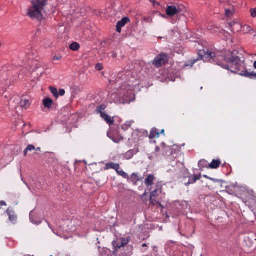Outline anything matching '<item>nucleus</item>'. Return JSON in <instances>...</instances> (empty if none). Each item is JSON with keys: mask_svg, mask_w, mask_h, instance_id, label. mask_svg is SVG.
Wrapping results in <instances>:
<instances>
[{"mask_svg": "<svg viewBox=\"0 0 256 256\" xmlns=\"http://www.w3.org/2000/svg\"><path fill=\"white\" fill-rule=\"evenodd\" d=\"M236 52H228L222 56L215 53L207 52L204 54L206 58H210V62H216L218 66H220L224 69L230 70L235 73L233 70H237L240 68V66L242 62L240 58L236 56Z\"/></svg>", "mask_w": 256, "mask_h": 256, "instance_id": "nucleus-1", "label": "nucleus"}, {"mask_svg": "<svg viewBox=\"0 0 256 256\" xmlns=\"http://www.w3.org/2000/svg\"><path fill=\"white\" fill-rule=\"evenodd\" d=\"M46 3L45 0H33L32 6L28 9V15L32 18L41 20L43 18L42 12Z\"/></svg>", "mask_w": 256, "mask_h": 256, "instance_id": "nucleus-2", "label": "nucleus"}, {"mask_svg": "<svg viewBox=\"0 0 256 256\" xmlns=\"http://www.w3.org/2000/svg\"><path fill=\"white\" fill-rule=\"evenodd\" d=\"M135 86L131 87L130 88H128L127 90L126 94L124 92L122 94V98H120V96H118L116 94H112V98L114 100L115 102L121 103V104H128L132 102L134 100V94L133 91L134 90Z\"/></svg>", "mask_w": 256, "mask_h": 256, "instance_id": "nucleus-3", "label": "nucleus"}, {"mask_svg": "<svg viewBox=\"0 0 256 256\" xmlns=\"http://www.w3.org/2000/svg\"><path fill=\"white\" fill-rule=\"evenodd\" d=\"M106 108V106L104 105H102L96 108V112L98 114H100V116L110 125L114 124V120L113 118L110 117L107 114H105L102 112Z\"/></svg>", "mask_w": 256, "mask_h": 256, "instance_id": "nucleus-4", "label": "nucleus"}, {"mask_svg": "<svg viewBox=\"0 0 256 256\" xmlns=\"http://www.w3.org/2000/svg\"><path fill=\"white\" fill-rule=\"evenodd\" d=\"M192 251L186 246H180L173 252V256H192Z\"/></svg>", "mask_w": 256, "mask_h": 256, "instance_id": "nucleus-5", "label": "nucleus"}, {"mask_svg": "<svg viewBox=\"0 0 256 256\" xmlns=\"http://www.w3.org/2000/svg\"><path fill=\"white\" fill-rule=\"evenodd\" d=\"M82 226V222L78 218H72L70 221L68 226L69 230L72 232H74L80 229Z\"/></svg>", "mask_w": 256, "mask_h": 256, "instance_id": "nucleus-6", "label": "nucleus"}, {"mask_svg": "<svg viewBox=\"0 0 256 256\" xmlns=\"http://www.w3.org/2000/svg\"><path fill=\"white\" fill-rule=\"evenodd\" d=\"M167 61V56L166 54H160L155 58L153 64L156 67L160 66L164 64Z\"/></svg>", "mask_w": 256, "mask_h": 256, "instance_id": "nucleus-7", "label": "nucleus"}, {"mask_svg": "<svg viewBox=\"0 0 256 256\" xmlns=\"http://www.w3.org/2000/svg\"><path fill=\"white\" fill-rule=\"evenodd\" d=\"M220 165H222V167H226L228 170L230 168V166L229 164H226V162L222 164L220 161H212L211 163L208 164V166L207 168L216 169L218 168Z\"/></svg>", "mask_w": 256, "mask_h": 256, "instance_id": "nucleus-8", "label": "nucleus"}, {"mask_svg": "<svg viewBox=\"0 0 256 256\" xmlns=\"http://www.w3.org/2000/svg\"><path fill=\"white\" fill-rule=\"evenodd\" d=\"M31 102L30 98L26 96H22L20 102V106L24 109H28L30 106Z\"/></svg>", "mask_w": 256, "mask_h": 256, "instance_id": "nucleus-9", "label": "nucleus"}, {"mask_svg": "<svg viewBox=\"0 0 256 256\" xmlns=\"http://www.w3.org/2000/svg\"><path fill=\"white\" fill-rule=\"evenodd\" d=\"M186 177L188 178V180L187 182L184 183V184L186 186H188L190 184H194L197 180H200L202 178V175L200 174H188V175Z\"/></svg>", "mask_w": 256, "mask_h": 256, "instance_id": "nucleus-10", "label": "nucleus"}, {"mask_svg": "<svg viewBox=\"0 0 256 256\" xmlns=\"http://www.w3.org/2000/svg\"><path fill=\"white\" fill-rule=\"evenodd\" d=\"M162 186L161 182H158L156 186V190L150 193L151 197L156 198L162 192Z\"/></svg>", "mask_w": 256, "mask_h": 256, "instance_id": "nucleus-11", "label": "nucleus"}, {"mask_svg": "<svg viewBox=\"0 0 256 256\" xmlns=\"http://www.w3.org/2000/svg\"><path fill=\"white\" fill-rule=\"evenodd\" d=\"M166 12L168 16H174L178 12V9L176 6H168Z\"/></svg>", "mask_w": 256, "mask_h": 256, "instance_id": "nucleus-12", "label": "nucleus"}, {"mask_svg": "<svg viewBox=\"0 0 256 256\" xmlns=\"http://www.w3.org/2000/svg\"><path fill=\"white\" fill-rule=\"evenodd\" d=\"M20 98L18 96L12 97L10 100L9 105L12 108H15L20 105Z\"/></svg>", "mask_w": 256, "mask_h": 256, "instance_id": "nucleus-13", "label": "nucleus"}, {"mask_svg": "<svg viewBox=\"0 0 256 256\" xmlns=\"http://www.w3.org/2000/svg\"><path fill=\"white\" fill-rule=\"evenodd\" d=\"M130 21V20L128 18H124L121 20L119 21L116 26V30L118 32H120L121 28L124 26L126 24Z\"/></svg>", "mask_w": 256, "mask_h": 256, "instance_id": "nucleus-14", "label": "nucleus"}, {"mask_svg": "<svg viewBox=\"0 0 256 256\" xmlns=\"http://www.w3.org/2000/svg\"><path fill=\"white\" fill-rule=\"evenodd\" d=\"M6 212L8 215L9 220L12 223L15 224L17 220V216L14 211H12L10 208H8Z\"/></svg>", "mask_w": 256, "mask_h": 256, "instance_id": "nucleus-15", "label": "nucleus"}, {"mask_svg": "<svg viewBox=\"0 0 256 256\" xmlns=\"http://www.w3.org/2000/svg\"><path fill=\"white\" fill-rule=\"evenodd\" d=\"M230 25L232 28L234 30L238 32L242 29V25L237 21H234L233 22H230Z\"/></svg>", "mask_w": 256, "mask_h": 256, "instance_id": "nucleus-16", "label": "nucleus"}, {"mask_svg": "<svg viewBox=\"0 0 256 256\" xmlns=\"http://www.w3.org/2000/svg\"><path fill=\"white\" fill-rule=\"evenodd\" d=\"M114 169L116 171L120 169V165L118 164H114L113 162H110L106 164L105 167V170Z\"/></svg>", "mask_w": 256, "mask_h": 256, "instance_id": "nucleus-17", "label": "nucleus"}, {"mask_svg": "<svg viewBox=\"0 0 256 256\" xmlns=\"http://www.w3.org/2000/svg\"><path fill=\"white\" fill-rule=\"evenodd\" d=\"M154 180V176L153 174H150L146 178L144 182L145 184L148 186H152L153 184V182Z\"/></svg>", "mask_w": 256, "mask_h": 256, "instance_id": "nucleus-18", "label": "nucleus"}, {"mask_svg": "<svg viewBox=\"0 0 256 256\" xmlns=\"http://www.w3.org/2000/svg\"><path fill=\"white\" fill-rule=\"evenodd\" d=\"M52 104H53L52 100L49 98H46L44 99V100H43V104H44V106H45V108H50L52 106Z\"/></svg>", "mask_w": 256, "mask_h": 256, "instance_id": "nucleus-19", "label": "nucleus"}, {"mask_svg": "<svg viewBox=\"0 0 256 256\" xmlns=\"http://www.w3.org/2000/svg\"><path fill=\"white\" fill-rule=\"evenodd\" d=\"M160 136V132H158V130L156 128L152 129L149 137L150 138H158Z\"/></svg>", "mask_w": 256, "mask_h": 256, "instance_id": "nucleus-20", "label": "nucleus"}, {"mask_svg": "<svg viewBox=\"0 0 256 256\" xmlns=\"http://www.w3.org/2000/svg\"><path fill=\"white\" fill-rule=\"evenodd\" d=\"M130 240L131 238L130 236H128L127 238H120V246L122 248L126 246L130 241Z\"/></svg>", "mask_w": 256, "mask_h": 256, "instance_id": "nucleus-21", "label": "nucleus"}, {"mask_svg": "<svg viewBox=\"0 0 256 256\" xmlns=\"http://www.w3.org/2000/svg\"><path fill=\"white\" fill-rule=\"evenodd\" d=\"M150 203L153 206H158L161 207L162 208H164L163 206L161 204L160 202L156 200L155 197H151L150 196Z\"/></svg>", "mask_w": 256, "mask_h": 256, "instance_id": "nucleus-22", "label": "nucleus"}, {"mask_svg": "<svg viewBox=\"0 0 256 256\" xmlns=\"http://www.w3.org/2000/svg\"><path fill=\"white\" fill-rule=\"evenodd\" d=\"M234 12V9L233 7L230 6V8H225V14L226 16L230 17L233 15Z\"/></svg>", "mask_w": 256, "mask_h": 256, "instance_id": "nucleus-23", "label": "nucleus"}, {"mask_svg": "<svg viewBox=\"0 0 256 256\" xmlns=\"http://www.w3.org/2000/svg\"><path fill=\"white\" fill-rule=\"evenodd\" d=\"M34 213L33 212H31L30 214V222L34 224H35L36 225L40 224L42 222L40 220H38V221L36 220L34 218Z\"/></svg>", "mask_w": 256, "mask_h": 256, "instance_id": "nucleus-24", "label": "nucleus"}, {"mask_svg": "<svg viewBox=\"0 0 256 256\" xmlns=\"http://www.w3.org/2000/svg\"><path fill=\"white\" fill-rule=\"evenodd\" d=\"M108 136L112 140V141L116 143H118L122 139V138H121V137H118V138H115L114 136H112V134L110 132H108Z\"/></svg>", "mask_w": 256, "mask_h": 256, "instance_id": "nucleus-25", "label": "nucleus"}, {"mask_svg": "<svg viewBox=\"0 0 256 256\" xmlns=\"http://www.w3.org/2000/svg\"><path fill=\"white\" fill-rule=\"evenodd\" d=\"M136 152L137 151H135L134 150H130L128 151L126 154V158L128 160L130 159Z\"/></svg>", "mask_w": 256, "mask_h": 256, "instance_id": "nucleus-26", "label": "nucleus"}, {"mask_svg": "<svg viewBox=\"0 0 256 256\" xmlns=\"http://www.w3.org/2000/svg\"><path fill=\"white\" fill-rule=\"evenodd\" d=\"M242 30L246 34L249 33L251 31L253 30L252 28L248 25H244L242 26Z\"/></svg>", "mask_w": 256, "mask_h": 256, "instance_id": "nucleus-27", "label": "nucleus"}, {"mask_svg": "<svg viewBox=\"0 0 256 256\" xmlns=\"http://www.w3.org/2000/svg\"><path fill=\"white\" fill-rule=\"evenodd\" d=\"M35 150V147L32 144H29L28 146L24 150V154L25 155L27 154L28 152H32Z\"/></svg>", "mask_w": 256, "mask_h": 256, "instance_id": "nucleus-28", "label": "nucleus"}, {"mask_svg": "<svg viewBox=\"0 0 256 256\" xmlns=\"http://www.w3.org/2000/svg\"><path fill=\"white\" fill-rule=\"evenodd\" d=\"M131 178L132 179V181L133 182L134 184H136L137 182L140 180L139 177L137 174L133 173L131 175Z\"/></svg>", "mask_w": 256, "mask_h": 256, "instance_id": "nucleus-29", "label": "nucleus"}, {"mask_svg": "<svg viewBox=\"0 0 256 256\" xmlns=\"http://www.w3.org/2000/svg\"><path fill=\"white\" fill-rule=\"evenodd\" d=\"M118 174L120 176H122L124 178H128L129 176L128 175L124 172L122 170L118 169V170L116 171Z\"/></svg>", "mask_w": 256, "mask_h": 256, "instance_id": "nucleus-30", "label": "nucleus"}, {"mask_svg": "<svg viewBox=\"0 0 256 256\" xmlns=\"http://www.w3.org/2000/svg\"><path fill=\"white\" fill-rule=\"evenodd\" d=\"M70 48L72 50H77L80 48V45L77 42H73L70 45Z\"/></svg>", "mask_w": 256, "mask_h": 256, "instance_id": "nucleus-31", "label": "nucleus"}, {"mask_svg": "<svg viewBox=\"0 0 256 256\" xmlns=\"http://www.w3.org/2000/svg\"><path fill=\"white\" fill-rule=\"evenodd\" d=\"M132 124V121H128L124 124L122 126V129L124 130H128L131 126Z\"/></svg>", "mask_w": 256, "mask_h": 256, "instance_id": "nucleus-32", "label": "nucleus"}, {"mask_svg": "<svg viewBox=\"0 0 256 256\" xmlns=\"http://www.w3.org/2000/svg\"><path fill=\"white\" fill-rule=\"evenodd\" d=\"M120 242L118 240L112 242V246L116 249L120 248L122 247L120 246Z\"/></svg>", "mask_w": 256, "mask_h": 256, "instance_id": "nucleus-33", "label": "nucleus"}, {"mask_svg": "<svg viewBox=\"0 0 256 256\" xmlns=\"http://www.w3.org/2000/svg\"><path fill=\"white\" fill-rule=\"evenodd\" d=\"M50 92L56 98H58V92L56 88H51Z\"/></svg>", "mask_w": 256, "mask_h": 256, "instance_id": "nucleus-34", "label": "nucleus"}, {"mask_svg": "<svg viewBox=\"0 0 256 256\" xmlns=\"http://www.w3.org/2000/svg\"><path fill=\"white\" fill-rule=\"evenodd\" d=\"M250 15L252 18L256 17V10L254 8H252L250 10Z\"/></svg>", "mask_w": 256, "mask_h": 256, "instance_id": "nucleus-35", "label": "nucleus"}, {"mask_svg": "<svg viewBox=\"0 0 256 256\" xmlns=\"http://www.w3.org/2000/svg\"><path fill=\"white\" fill-rule=\"evenodd\" d=\"M96 70L100 71L102 70L103 66L102 65L100 64H98L96 66Z\"/></svg>", "mask_w": 256, "mask_h": 256, "instance_id": "nucleus-36", "label": "nucleus"}, {"mask_svg": "<svg viewBox=\"0 0 256 256\" xmlns=\"http://www.w3.org/2000/svg\"><path fill=\"white\" fill-rule=\"evenodd\" d=\"M198 60H194L191 62H190V64H184V66L185 67H186V66H190V67H192V65Z\"/></svg>", "mask_w": 256, "mask_h": 256, "instance_id": "nucleus-37", "label": "nucleus"}, {"mask_svg": "<svg viewBox=\"0 0 256 256\" xmlns=\"http://www.w3.org/2000/svg\"><path fill=\"white\" fill-rule=\"evenodd\" d=\"M240 75L244 76L246 77H250V72H244L243 73H241Z\"/></svg>", "mask_w": 256, "mask_h": 256, "instance_id": "nucleus-38", "label": "nucleus"}, {"mask_svg": "<svg viewBox=\"0 0 256 256\" xmlns=\"http://www.w3.org/2000/svg\"><path fill=\"white\" fill-rule=\"evenodd\" d=\"M65 94V90L64 89H60L59 90L58 95H60V96H63Z\"/></svg>", "mask_w": 256, "mask_h": 256, "instance_id": "nucleus-39", "label": "nucleus"}, {"mask_svg": "<svg viewBox=\"0 0 256 256\" xmlns=\"http://www.w3.org/2000/svg\"><path fill=\"white\" fill-rule=\"evenodd\" d=\"M61 58H62V56L60 55L55 56H54V60H60Z\"/></svg>", "mask_w": 256, "mask_h": 256, "instance_id": "nucleus-40", "label": "nucleus"}, {"mask_svg": "<svg viewBox=\"0 0 256 256\" xmlns=\"http://www.w3.org/2000/svg\"><path fill=\"white\" fill-rule=\"evenodd\" d=\"M0 204L1 206H6V204L4 201H0Z\"/></svg>", "mask_w": 256, "mask_h": 256, "instance_id": "nucleus-41", "label": "nucleus"}, {"mask_svg": "<svg viewBox=\"0 0 256 256\" xmlns=\"http://www.w3.org/2000/svg\"><path fill=\"white\" fill-rule=\"evenodd\" d=\"M256 77V74L254 72H250V77Z\"/></svg>", "mask_w": 256, "mask_h": 256, "instance_id": "nucleus-42", "label": "nucleus"}, {"mask_svg": "<svg viewBox=\"0 0 256 256\" xmlns=\"http://www.w3.org/2000/svg\"><path fill=\"white\" fill-rule=\"evenodd\" d=\"M204 178H208V179H210L214 182H215L216 180H214V178H209L208 176H206V175H204Z\"/></svg>", "mask_w": 256, "mask_h": 256, "instance_id": "nucleus-43", "label": "nucleus"}, {"mask_svg": "<svg viewBox=\"0 0 256 256\" xmlns=\"http://www.w3.org/2000/svg\"><path fill=\"white\" fill-rule=\"evenodd\" d=\"M208 28L210 31H212L213 30L212 26H208Z\"/></svg>", "mask_w": 256, "mask_h": 256, "instance_id": "nucleus-44", "label": "nucleus"}, {"mask_svg": "<svg viewBox=\"0 0 256 256\" xmlns=\"http://www.w3.org/2000/svg\"><path fill=\"white\" fill-rule=\"evenodd\" d=\"M36 152H40V148H35V150Z\"/></svg>", "mask_w": 256, "mask_h": 256, "instance_id": "nucleus-45", "label": "nucleus"}, {"mask_svg": "<svg viewBox=\"0 0 256 256\" xmlns=\"http://www.w3.org/2000/svg\"><path fill=\"white\" fill-rule=\"evenodd\" d=\"M146 192H145L144 193V194L140 196V197H141L142 198H143L144 196H145L146 195Z\"/></svg>", "mask_w": 256, "mask_h": 256, "instance_id": "nucleus-46", "label": "nucleus"}, {"mask_svg": "<svg viewBox=\"0 0 256 256\" xmlns=\"http://www.w3.org/2000/svg\"><path fill=\"white\" fill-rule=\"evenodd\" d=\"M80 162V161H76V162ZM82 162H84L85 164H87V163H86V161L84 160V161H82Z\"/></svg>", "mask_w": 256, "mask_h": 256, "instance_id": "nucleus-47", "label": "nucleus"}, {"mask_svg": "<svg viewBox=\"0 0 256 256\" xmlns=\"http://www.w3.org/2000/svg\"><path fill=\"white\" fill-rule=\"evenodd\" d=\"M112 56L113 58H116V54L115 53L112 54Z\"/></svg>", "mask_w": 256, "mask_h": 256, "instance_id": "nucleus-48", "label": "nucleus"}, {"mask_svg": "<svg viewBox=\"0 0 256 256\" xmlns=\"http://www.w3.org/2000/svg\"><path fill=\"white\" fill-rule=\"evenodd\" d=\"M142 247H147V244H142Z\"/></svg>", "mask_w": 256, "mask_h": 256, "instance_id": "nucleus-49", "label": "nucleus"}, {"mask_svg": "<svg viewBox=\"0 0 256 256\" xmlns=\"http://www.w3.org/2000/svg\"><path fill=\"white\" fill-rule=\"evenodd\" d=\"M254 66L255 68H256V61L254 63Z\"/></svg>", "mask_w": 256, "mask_h": 256, "instance_id": "nucleus-50", "label": "nucleus"}, {"mask_svg": "<svg viewBox=\"0 0 256 256\" xmlns=\"http://www.w3.org/2000/svg\"><path fill=\"white\" fill-rule=\"evenodd\" d=\"M217 29L218 28H214V32H217Z\"/></svg>", "mask_w": 256, "mask_h": 256, "instance_id": "nucleus-51", "label": "nucleus"}, {"mask_svg": "<svg viewBox=\"0 0 256 256\" xmlns=\"http://www.w3.org/2000/svg\"><path fill=\"white\" fill-rule=\"evenodd\" d=\"M164 130H161V134H164Z\"/></svg>", "mask_w": 256, "mask_h": 256, "instance_id": "nucleus-52", "label": "nucleus"}, {"mask_svg": "<svg viewBox=\"0 0 256 256\" xmlns=\"http://www.w3.org/2000/svg\"><path fill=\"white\" fill-rule=\"evenodd\" d=\"M160 15L161 16H162V18H166V16H163V15H162V14H160Z\"/></svg>", "mask_w": 256, "mask_h": 256, "instance_id": "nucleus-53", "label": "nucleus"}, {"mask_svg": "<svg viewBox=\"0 0 256 256\" xmlns=\"http://www.w3.org/2000/svg\"><path fill=\"white\" fill-rule=\"evenodd\" d=\"M4 98H8V96H7L6 95H4Z\"/></svg>", "mask_w": 256, "mask_h": 256, "instance_id": "nucleus-54", "label": "nucleus"}, {"mask_svg": "<svg viewBox=\"0 0 256 256\" xmlns=\"http://www.w3.org/2000/svg\"><path fill=\"white\" fill-rule=\"evenodd\" d=\"M162 146H165V144L162 143Z\"/></svg>", "mask_w": 256, "mask_h": 256, "instance_id": "nucleus-55", "label": "nucleus"}, {"mask_svg": "<svg viewBox=\"0 0 256 256\" xmlns=\"http://www.w3.org/2000/svg\"><path fill=\"white\" fill-rule=\"evenodd\" d=\"M203 161L200 160L198 162V164H200Z\"/></svg>", "mask_w": 256, "mask_h": 256, "instance_id": "nucleus-56", "label": "nucleus"}, {"mask_svg": "<svg viewBox=\"0 0 256 256\" xmlns=\"http://www.w3.org/2000/svg\"><path fill=\"white\" fill-rule=\"evenodd\" d=\"M24 256H34V255L31 256V255H30V254H28V255H24Z\"/></svg>", "mask_w": 256, "mask_h": 256, "instance_id": "nucleus-57", "label": "nucleus"}, {"mask_svg": "<svg viewBox=\"0 0 256 256\" xmlns=\"http://www.w3.org/2000/svg\"><path fill=\"white\" fill-rule=\"evenodd\" d=\"M184 170H186V171H187L188 172V169H186Z\"/></svg>", "mask_w": 256, "mask_h": 256, "instance_id": "nucleus-58", "label": "nucleus"}, {"mask_svg": "<svg viewBox=\"0 0 256 256\" xmlns=\"http://www.w3.org/2000/svg\"><path fill=\"white\" fill-rule=\"evenodd\" d=\"M254 9H256V8Z\"/></svg>", "mask_w": 256, "mask_h": 256, "instance_id": "nucleus-59", "label": "nucleus"}, {"mask_svg": "<svg viewBox=\"0 0 256 256\" xmlns=\"http://www.w3.org/2000/svg\"><path fill=\"white\" fill-rule=\"evenodd\" d=\"M52 256V255H51V256Z\"/></svg>", "mask_w": 256, "mask_h": 256, "instance_id": "nucleus-60", "label": "nucleus"}]
</instances>
